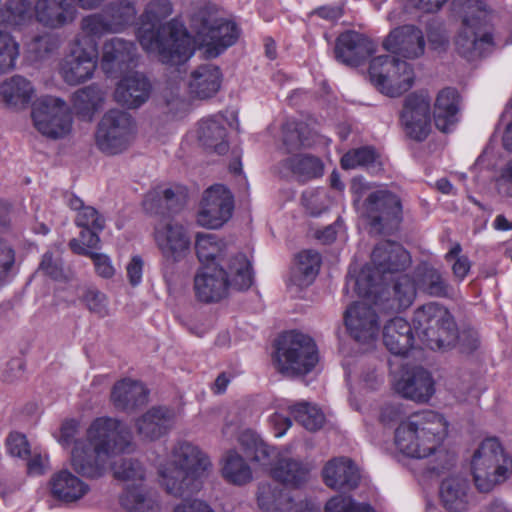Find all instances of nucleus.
I'll list each match as a JSON object with an SVG mask.
<instances>
[{
    "instance_id": "37",
    "label": "nucleus",
    "mask_w": 512,
    "mask_h": 512,
    "mask_svg": "<svg viewBox=\"0 0 512 512\" xmlns=\"http://www.w3.org/2000/svg\"><path fill=\"white\" fill-rule=\"evenodd\" d=\"M321 265V256L314 250L300 252L291 268L289 284L298 288L311 285L316 279Z\"/></svg>"
},
{
    "instance_id": "31",
    "label": "nucleus",
    "mask_w": 512,
    "mask_h": 512,
    "mask_svg": "<svg viewBox=\"0 0 512 512\" xmlns=\"http://www.w3.org/2000/svg\"><path fill=\"white\" fill-rule=\"evenodd\" d=\"M35 17L42 25L57 29L72 23L76 10L68 0H37Z\"/></svg>"
},
{
    "instance_id": "32",
    "label": "nucleus",
    "mask_w": 512,
    "mask_h": 512,
    "mask_svg": "<svg viewBox=\"0 0 512 512\" xmlns=\"http://www.w3.org/2000/svg\"><path fill=\"white\" fill-rule=\"evenodd\" d=\"M148 390L136 380L122 379L116 382L111 391L113 406L120 411L132 412L146 404Z\"/></svg>"
},
{
    "instance_id": "29",
    "label": "nucleus",
    "mask_w": 512,
    "mask_h": 512,
    "mask_svg": "<svg viewBox=\"0 0 512 512\" xmlns=\"http://www.w3.org/2000/svg\"><path fill=\"white\" fill-rule=\"evenodd\" d=\"M151 92L149 80L140 73H134L124 77L117 85L114 97L115 100L129 108H138L144 104Z\"/></svg>"
},
{
    "instance_id": "40",
    "label": "nucleus",
    "mask_w": 512,
    "mask_h": 512,
    "mask_svg": "<svg viewBox=\"0 0 512 512\" xmlns=\"http://www.w3.org/2000/svg\"><path fill=\"white\" fill-rule=\"evenodd\" d=\"M417 287L432 297H449L453 288L443 274L428 265L419 266L415 271Z\"/></svg>"
},
{
    "instance_id": "14",
    "label": "nucleus",
    "mask_w": 512,
    "mask_h": 512,
    "mask_svg": "<svg viewBox=\"0 0 512 512\" xmlns=\"http://www.w3.org/2000/svg\"><path fill=\"white\" fill-rule=\"evenodd\" d=\"M134 122L125 111L112 109L98 124L96 145L104 153L115 155L124 151L132 141Z\"/></svg>"
},
{
    "instance_id": "61",
    "label": "nucleus",
    "mask_w": 512,
    "mask_h": 512,
    "mask_svg": "<svg viewBox=\"0 0 512 512\" xmlns=\"http://www.w3.org/2000/svg\"><path fill=\"white\" fill-rule=\"evenodd\" d=\"M16 253L9 241L0 236V285L4 284L15 264Z\"/></svg>"
},
{
    "instance_id": "18",
    "label": "nucleus",
    "mask_w": 512,
    "mask_h": 512,
    "mask_svg": "<svg viewBox=\"0 0 512 512\" xmlns=\"http://www.w3.org/2000/svg\"><path fill=\"white\" fill-rule=\"evenodd\" d=\"M401 122L411 139L424 141L430 132V98L423 93H413L404 102Z\"/></svg>"
},
{
    "instance_id": "45",
    "label": "nucleus",
    "mask_w": 512,
    "mask_h": 512,
    "mask_svg": "<svg viewBox=\"0 0 512 512\" xmlns=\"http://www.w3.org/2000/svg\"><path fill=\"white\" fill-rule=\"evenodd\" d=\"M112 470L116 479L127 483L126 490L137 488L145 481L146 470L137 459L120 458L113 463Z\"/></svg>"
},
{
    "instance_id": "7",
    "label": "nucleus",
    "mask_w": 512,
    "mask_h": 512,
    "mask_svg": "<svg viewBox=\"0 0 512 512\" xmlns=\"http://www.w3.org/2000/svg\"><path fill=\"white\" fill-rule=\"evenodd\" d=\"M413 325L423 344L432 350L450 348L457 340L468 352L476 350L479 345L475 334L464 332L459 335L450 312L437 303L418 308L414 312Z\"/></svg>"
},
{
    "instance_id": "49",
    "label": "nucleus",
    "mask_w": 512,
    "mask_h": 512,
    "mask_svg": "<svg viewBox=\"0 0 512 512\" xmlns=\"http://www.w3.org/2000/svg\"><path fill=\"white\" fill-rule=\"evenodd\" d=\"M103 100L102 90L96 85H89L73 94V107L77 114L91 118L101 107Z\"/></svg>"
},
{
    "instance_id": "12",
    "label": "nucleus",
    "mask_w": 512,
    "mask_h": 512,
    "mask_svg": "<svg viewBox=\"0 0 512 512\" xmlns=\"http://www.w3.org/2000/svg\"><path fill=\"white\" fill-rule=\"evenodd\" d=\"M154 239L162 256L163 277L170 281L175 274L176 264L190 254V236L182 224L167 221L155 227Z\"/></svg>"
},
{
    "instance_id": "24",
    "label": "nucleus",
    "mask_w": 512,
    "mask_h": 512,
    "mask_svg": "<svg viewBox=\"0 0 512 512\" xmlns=\"http://www.w3.org/2000/svg\"><path fill=\"white\" fill-rule=\"evenodd\" d=\"M395 390L403 398L426 403L435 392L431 374L422 367L407 370L395 383Z\"/></svg>"
},
{
    "instance_id": "6",
    "label": "nucleus",
    "mask_w": 512,
    "mask_h": 512,
    "mask_svg": "<svg viewBox=\"0 0 512 512\" xmlns=\"http://www.w3.org/2000/svg\"><path fill=\"white\" fill-rule=\"evenodd\" d=\"M410 264V255L401 244L381 241L371 253V266L364 267L354 279L357 294L372 298L378 305L382 301L388 276L405 271Z\"/></svg>"
},
{
    "instance_id": "38",
    "label": "nucleus",
    "mask_w": 512,
    "mask_h": 512,
    "mask_svg": "<svg viewBox=\"0 0 512 512\" xmlns=\"http://www.w3.org/2000/svg\"><path fill=\"white\" fill-rule=\"evenodd\" d=\"M459 94L454 88H445L438 93L434 106V121L442 132H449L457 122Z\"/></svg>"
},
{
    "instance_id": "60",
    "label": "nucleus",
    "mask_w": 512,
    "mask_h": 512,
    "mask_svg": "<svg viewBox=\"0 0 512 512\" xmlns=\"http://www.w3.org/2000/svg\"><path fill=\"white\" fill-rule=\"evenodd\" d=\"M375 161V151L369 147H361L348 151L341 158L343 169H354L358 166H368Z\"/></svg>"
},
{
    "instance_id": "47",
    "label": "nucleus",
    "mask_w": 512,
    "mask_h": 512,
    "mask_svg": "<svg viewBox=\"0 0 512 512\" xmlns=\"http://www.w3.org/2000/svg\"><path fill=\"white\" fill-rule=\"evenodd\" d=\"M103 13L112 28V32L118 33L132 25L136 19L137 11L129 1H117L110 3Z\"/></svg>"
},
{
    "instance_id": "46",
    "label": "nucleus",
    "mask_w": 512,
    "mask_h": 512,
    "mask_svg": "<svg viewBox=\"0 0 512 512\" xmlns=\"http://www.w3.org/2000/svg\"><path fill=\"white\" fill-rule=\"evenodd\" d=\"M63 246L55 243L42 256L38 270L44 275L56 281H67L70 279V271L64 266L62 260Z\"/></svg>"
},
{
    "instance_id": "41",
    "label": "nucleus",
    "mask_w": 512,
    "mask_h": 512,
    "mask_svg": "<svg viewBox=\"0 0 512 512\" xmlns=\"http://www.w3.org/2000/svg\"><path fill=\"white\" fill-rule=\"evenodd\" d=\"M121 505L129 512H159L156 493L144 483L128 489L120 498Z\"/></svg>"
},
{
    "instance_id": "8",
    "label": "nucleus",
    "mask_w": 512,
    "mask_h": 512,
    "mask_svg": "<svg viewBox=\"0 0 512 512\" xmlns=\"http://www.w3.org/2000/svg\"><path fill=\"white\" fill-rule=\"evenodd\" d=\"M454 10L462 18L456 38L458 53L469 61L481 58L494 46L491 11L481 0H454Z\"/></svg>"
},
{
    "instance_id": "34",
    "label": "nucleus",
    "mask_w": 512,
    "mask_h": 512,
    "mask_svg": "<svg viewBox=\"0 0 512 512\" xmlns=\"http://www.w3.org/2000/svg\"><path fill=\"white\" fill-rule=\"evenodd\" d=\"M221 80L222 74L219 67L212 63H204L191 72L188 87L191 94L200 99H206L218 92Z\"/></svg>"
},
{
    "instance_id": "42",
    "label": "nucleus",
    "mask_w": 512,
    "mask_h": 512,
    "mask_svg": "<svg viewBox=\"0 0 512 512\" xmlns=\"http://www.w3.org/2000/svg\"><path fill=\"white\" fill-rule=\"evenodd\" d=\"M34 89L26 78L15 75L4 81L0 86L3 101L11 107H24L32 98Z\"/></svg>"
},
{
    "instance_id": "25",
    "label": "nucleus",
    "mask_w": 512,
    "mask_h": 512,
    "mask_svg": "<svg viewBox=\"0 0 512 512\" xmlns=\"http://www.w3.org/2000/svg\"><path fill=\"white\" fill-rule=\"evenodd\" d=\"M439 498L449 512L467 511L472 500L469 480L459 474L445 477L439 487Z\"/></svg>"
},
{
    "instance_id": "4",
    "label": "nucleus",
    "mask_w": 512,
    "mask_h": 512,
    "mask_svg": "<svg viewBox=\"0 0 512 512\" xmlns=\"http://www.w3.org/2000/svg\"><path fill=\"white\" fill-rule=\"evenodd\" d=\"M211 470L208 455L198 446L182 441L172 448L169 459L159 468V476L169 495L184 498L201 490Z\"/></svg>"
},
{
    "instance_id": "48",
    "label": "nucleus",
    "mask_w": 512,
    "mask_h": 512,
    "mask_svg": "<svg viewBox=\"0 0 512 512\" xmlns=\"http://www.w3.org/2000/svg\"><path fill=\"white\" fill-rule=\"evenodd\" d=\"M223 477L235 485H244L252 480V471L238 453L229 451L223 459Z\"/></svg>"
},
{
    "instance_id": "20",
    "label": "nucleus",
    "mask_w": 512,
    "mask_h": 512,
    "mask_svg": "<svg viewBox=\"0 0 512 512\" xmlns=\"http://www.w3.org/2000/svg\"><path fill=\"white\" fill-rule=\"evenodd\" d=\"M425 37L414 25H403L393 29L383 42L384 48L406 59L421 57L425 51Z\"/></svg>"
},
{
    "instance_id": "22",
    "label": "nucleus",
    "mask_w": 512,
    "mask_h": 512,
    "mask_svg": "<svg viewBox=\"0 0 512 512\" xmlns=\"http://www.w3.org/2000/svg\"><path fill=\"white\" fill-rule=\"evenodd\" d=\"M344 320L350 336L357 342L368 343L378 334L377 314L364 302H357L350 306L345 312Z\"/></svg>"
},
{
    "instance_id": "58",
    "label": "nucleus",
    "mask_w": 512,
    "mask_h": 512,
    "mask_svg": "<svg viewBox=\"0 0 512 512\" xmlns=\"http://www.w3.org/2000/svg\"><path fill=\"white\" fill-rule=\"evenodd\" d=\"M86 308L99 318L109 315L108 298L105 293L95 287L86 288L80 297Z\"/></svg>"
},
{
    "instance_id": "2",
    "label": "nucleus",
    "mask_w": 512,
    "mask_h": 512,
    "mask_svg": "<svg viewBox=\"0 0 512 512\" xmlns=\"http://www.w3.org/2000/svg\"><path fill=\"white\" fill-rule=\"evenodd\" d=\"M169 0H151L141 16L137 37L142 48L156 53L159 61L180 66L193 54L192 40L184 24L177 18L162 24L172 14Z\"/></svg>"
},
{
    "instance_id": "64",
    "label": "nucleus",
    "mask_w": 512,
    "mask_h": 512,
    "mask_svg": "<svg viewBox=\"0 0 512 512\" xmlns=\"http://www.w3.org/2000/svg\"><path fill=\"white\" fill-rule=\"evenodd\" d=\"M6 445L9 453L14 457L26 459L30 455L29 443L26 436L21 433H10Z\"/></svg>"
},
{
    "instance_id": "36",
    "label": "nucleus",
    "mask_w": 512,
    "mask_h": 512,
    "mask_svg": "<svg viewBox=\"0 0 512 512\" xmlns=\"http://www.w3.org/2000/svg\"><path fill=\"white\" fill-rule=\"evenodd\" d=\"M383 343L394 355H405L414 343L412 326L401 317L391 319L383 329Z\"/></svg>"
},
{
    "instance_id": "57",
    "label": "nucleus",
    "mask_w": 512,
    "mask_h": 512,
    "mask_svg": "<svg viewBox=\"0 0 512 512\" xmlns=\"http://www.w3.org/2000/svg\"><path fill=\"white\" fill-rule=\"evenodd\" d=\"M18 56V43L9 33L0 30V74L13 69Z\"/></svg>"
},
{
    "instance_id": "59",
    "label": "nucleus",
    "mask_w": 512,
    "mask_h": 512,
    "mask_svg": "<svg viewBox=\"0 0 512 512\" xmlns=\"http://www.w3.org/2000/svg\"><path fill=\"white\" fill-rule=\"evenodd\" d=\"M307 126L303 122L287 120L282 126L283 143L289 150L296 149L299 146L309 145L304 131Z\"/></svg>"
},
{
    "instance_id": "50",
    "label": "nucleus",
    "mask_w": 512,
    "mask_h": 512,
    "mask_svg": "<svg viewBox=\"0 0 512 512\" xmlns=\"http://www.w3.org/2000/svg\"><path fill=\"white\" fill-rule=\"evenodd\" d=\"M241 444L245 447L248 457L263 466L273 465L275 449L265 443L258 435L252 432H245L240 437Z\"/></svg>"
},
{
    "instance_id": "23",
    "label": "nucleus",
    "mask_w": 512,
    "mask_h": 512,
    "mask_svg": "<svg viewBox=\"0 0 512 512\" xmlns=\"http://www.w3.org/2000/svg\"><path fill=\"white\" fill-rule=\"evenodd\" d=\"M323 481L331 489L349 492L358 487L360 472L356 464L347 457H335L322 469Z\"/></svg>"
},
{
    "instance_id": "10",
    "label": "nucleus",
    "mask_w": 512,
    "mask_h": 512,
    "mask_svg": "<svg viewBox=\"0 0 512 512\" xmlns=\"http://www.w3.org/2000/svg\"><path fill=\"white\" fill-rule=\"evenodd\" d=\"M191 28L207 58H215L232 46L239 37L235 23L218 18L208 8H200L191 17Z\"/></svg>"
},
{
    "instance_id": "33",
    "label": "nucleus",
    "mask_w": 512,
    "mask_h": 512,
    "mask_svg": "<svg viewBox=\"0 0 512 512\" xmlns=\"http://www.w3.org/2000/svg\"><path fill=\"white\" fill-rule=\"evenodd\" d=\"M89 490L88 484L67 469L54 473L50 479L52 496L64 503L77 502Z\"/></svg>"
},
{
    "instance_id": "21",
    "label": "nucleus",
    "mask_w": 512,
    "mask_h": 512,
    "mask_svg": "<svg viewBox=\"0 0 512 512\" xmlns=\"http://www.w3.org/2000/svg\"><path fill=\"white\" fill-rule=\"evenodd\" d=\"M374 52L375 44L356 31H346L336 39L335 58L346 66L357 67Z\"/></svg>"
},
{
    "instance_id": "19",
    "label": "nucleus",
    "mask_w": 512,
    "mask_h": 512,
    "mask_svg": "<svg viewBox=\"0 0 512 512\" xmlns=\"http://www.w3.org/2000/svg\"><path fill=\"white\" fill-rule=\"evenodd\" d=\"M67 205L77 212L75 223L82 228L79 237L80 244L88 248H100L99 233L105 228V218L92 206H86L82 199L74 194L66 195Z\"/></svg>"
},
{
    "instance_id": "28",
    "label": "nucleus",
    "mask_w": 512,
    "mask_h": 512,
    "mask_svg": "<svg viewBox=\"0 0 512 512\" xmlns=\"http://www.w3.org/2000/svg\"><path fill=\"white\" fill-rule=\"evenodd\" d=\"M227 120L216 115L202 119L198 123L197 139L208 150L223 155L229 150L227 141Z\"/></svg>"
},
{
    "instance_id": "27",
    "label": "nucleus",
    "mask_w": 512,
    "mask_h": 512,
    "mask_svg": "<svg viewBox=\"0 0 512 512\" xmlns=\"http://www.w3.org/2000/svg\"><path fill=\"white\" fill-rule=\"evenodd\" d=\"M310 472L309 463L284 453L277 454L276 461L271 467L272 478L292 488H299L307 483Z\"/></svg>"
},
{
    "instance_id": "11",
    "label": "nucleus",
    "mask_w": 512,
    "mask_h": 512,
    "mask_svg": "<svg viewBox=\"0 0 512 512\" xmlns=\"http://www.w3.org/2000/svg\"><path fill=\"white\" fill-rule=\"evenodd\" d=\"M278 370L285 375H304L318 362V352L312 338L289 331L280 336L276 346Z\"/></svg>"
},
{
    "instance_id": "62",
    "label": "nucleus",
    "mask_w": 512,
    "mask_h": 512,
    "mask_svg": "<svg viewBox=\"0 0 512 512\" xmlns=\"http://www.w3.org/2000/svg\"><path fill=\"white\" fill-rule=\"evenodd\" d=\"M427 39L429 47L437 52L446 50L449 44V38L442 23L430 22L427 26Z\"/></svg>"
},
{
    "instance_id": "15",
    "label": "nucleus",
    "mask_w": 512,
    "mask_h": 512,
    "mask_svg": "<svg viewBox=\"0 0 512 512\" xmlns=\"http://www.w3.org/2000/svg\"><path fill=\"white\" fill-rule=\"evenodd\" d=\"M32 118L37 130L50 138L65 136L71 128L72 118L65 101L53 96H42L33 104Z\"/></svg>"
},
{
    "instance_id": "16",
    "label": "nucleus",
    "mask_w": 512,
    "mask_h": 512,
    "mask_svg": "<svg viewBox=\"0 0 512 512\" xmlns=\"http://www.w3.org/2000/svg\"><path fill=\"white\" fill-rule=\"evenodd\" d=\"M97 61V43L87 38H75L70 53L61 63L60 74L67 84H80L92 78Z\"/></svg>"
},
{
    "instance_id": "1",
    "label": "nucleus",
    "mask_w": 512,
    "mask_h": 512,
    "mask_svg": "<svg viewBox=\"0 0 512 512\" xmlns=\"http://www.w3.org/2000/svg\"><path fill=\"white\" fill-rule=\"evenodd\" d=\"M78 428L77 421L66 420L61 425L58 441L62 446L74 444L70 454L71 466L83 477L96 479L103 476L110 457L132 446L130 431L116 419L97 418L84 438L75 439Z\"/></svg>"
},
{
    "instance_id": "9",
    "label": "nucleus",
    "mask_w": 512,
    "mask_h": 512,
    "mask_svg": "<svg viewBox=\"0 0 512 512\" xmlns=\"http://www.w3.org/2000/svg\"><path fill=\"white\" fill-rule=\"evenodd\" d=\"M475 486L480 492H490L505 482L512 471V458L496 438L481 442L472 458Z\"/></svg>"
},
{
    "instance_id": "39",
    "label": "nucleus",
    "mask_w": 512,
    "mask_h": 512,
    "mask_svg": "<svg viewBox=\"0 0 512 512\" xmlns=\"http://www.w3.org/2000/svg\"><path fill=\"white\" fill-rule=\"evenodd\" d=\"M281 172L291 171L299 182H308L323 175L324 164L319 157L311 154H298L280 162Z\"/></svg>"
},
{
    "instance_id": "43",
    "label": "nucleus",
    "mask_w": 512,
    "mask_h": 512,
    "mask_svg": "<svg viewBox=\"0 0 512 512\" xmlns=\"http://www.w3.org/2000/svg\"><path fill=\"white\" fill-rule=\"evenodd\" d=\"M394 69H391L385 82L383 94L397 97L408 91L414 82V72L410 64L395 58Z\"/></svg>"
},
{
    "instance_id": "55",
    "label": "nucleus",
    "mask_w": 512,
    "mask_h": 512,
    "mask_svg": "<svg viewBox=\"0 0 512 512\" xmlns=\"http://www.w3.org/2000/svg\"><path fill=\"white\" fill-rule=\"evenodd\" d=\"M395 56L382 55L375 57L370 62L369 76L372 84L383 93L385 82L391 69H394L393 63Z\"/></svg>"
},
{
    "instance_id": "54",
    "label": "nucleus",
    "mask_w": 512,
    "mask_h": 512,
    "mask_svg": "<svg viewBox=\"0 0 512 512\" xmlns=\"http://www.w3.org/2000/svg\"><path fill=\"white\" fill-rule=\"evenodd\" d=\"M417 282L413 281L408 275H402L397 278L392 287L394 298L392 303L386 305L390 309H404L409 307L416 296Z\"/></svg>"
},
{
    "instance_id": "17",
    "label": "nucleus",
    "mask_w": 512,
    "mask_h": 512,
    "mask_svg": "<svg viewBox=\"0 0 512 512\" xmlns=\"http://www.w3.org/2000/svg\"><path fill=\"white\" fill-rule=\"evenodd\" d=\"M234 199L231 192L223 185H214L204 194L197 213L200 226L217 229L223 226L232 216Z\"/></svg>"
},
{
    "instance_id": "5",
    "label": "nucleus",
    "mask_w": 512,
    "mask_h": 512,
    "mask_svg": "<svg viewBox=\"0 0 512 512\" xmlns=\"http://www.w3.org/2000/svg\"><path fill=\"white\" fill-rule=\"evenodd\" d=\"M253 283L252 266L243 253L229 257L228 262L203 267L194 277L196 298L215 303L227 297L231 289L244 291Z\"/></svg>"
},
{
    "instance_id": "44",
    "label": "nucleus",
    "mask_w": 512,
    "mask_h": 512,
    "mask_svg": "<svg viewBox=\"0 0 512 512\" xmlns=\"http://www.w3.org/2000/svg\"><path fill=\"white\" fill-rule=\"evenodd\" d=\"M195 250L200 262L217 260V264L228 262L225 243L212 233H197Z\"/></svg>"
},
{
    "instance_id": "26",
    "label": "nucleus",
    "mask_w": 512,
    "mask_h": 512,
    "mask_svg": "<svg viewBox=\"0 0 512 512\" xmlns=\"http://www.w3.org/2000/svg\"><path fill=\"white\" fill-rule=\"evenodd\" d=\"M136 56V46L131 41L114 37L103 45L101 66L105 73H123L130 67Z\"/></svg>"
},
{
    "instance_id": "52",
    "label": "nucleus",
    "mask_w": 512,
    "mask_h": 512,
    "mask_svg": "<svg viewBox=\"0 0 512 512\" xmlns=\"http://www.w3.org/2000/svg\"><path fill=\"white\" fill-rule=\"evenodd\" d=\"M290 415L310 431L320 429L324 423L323 413L308 402H299L289 407Z\"/></svg>"
},
{
    "instance_id": "13",
    "label": "nucleus",
    "mask_w": 512,
    "mask_h": 512,
    "mask_svg": "<svg viewBox=\"0 0 512 512\" xmlns=\"http://www.w3.org/2000/svg\"><path fill=\"white\" fill-rule=\"evenodd\" d=\"M364 206L370 234H390L397 229L402 220L400 198L387 190L370 193Z\"/></svg>"
},
{
    "instance_id": "53",
    "label": "nucleus",
    "mask_w": 512,
    "mask_h": 512,
    "mask_svg": "<svg viewBox=\"0 0 512 512\" xmlns=\"http://www.w3.org/2000/svg\"><path fill=\"white\" fill-rule=\"evenodd\" d=\"M68 245L75 254L90 257L99 276L111 278L114 275L115 269L111 264L110 258L105 254L94 251L99 248H88L87 246L81 245L78 239H71Z\"/></svg>"
},
{
    "instance_id": "3",
    "label": "nucleus",
    "mask_w": 512,
    "mask_h": 512,
    "mask_svg": "<svg viewBox=\"0 0 512 512\" xmlns=\"http://www.w3.org/2000/svg\"><path fill=\"white\" fill-rule=\"evenodd\" d=\"M446 435L447 423L443 416L427 410L415 413L399 424L395 430V444L403 454L419 459L437 452L443 463L427 467V473L439 475L455 463L454 455L437 451Z\"/></svg>"
},
{
    "instance_id": "63",
    "label": "nucleus",
    "mask_w": 512,
    "mask_h": 512,
    "mask_svg": "<svg viewBox=\"0 0 512 512\" xmlns=\"http://www.w3.org/2000/svg\"><path fill=\"white\" fill-rule=\"evenodd\" d=\"M59 47L58 38L52 34H43L33 39L30 50L40 59L47 57Z\"/></svg>"
},
{
    "instance_id": "35",
    "label": "nucleus",
    "mask_w": 512,
    "mask_h": 512,
    "mask_svg": "<svg viewBox=\"0 0 512 512\" xmlns=\"http://www.w3.org/2000/svg\"><path fill=\"white\" fill-rule=\"evenodd\" d=\"M257 503L263 512H300L302 505L294 502L289 493L271 483H260Z\"/></svg>"
},
{
    "instance_id": "51",
    "label": "nucleus",
    "mask_w": 512,
    "mask_h": 512,
    "mask_svg": "<svg viewBox=\"0 0 512 512\" xmlns=\"http://www.w3.org/2000/svg\"><path fill=\"white\" fill-rule=\"evenodd\" d=\"M31 18V4L27 0H9L0 8L1 24L20 26Z\"/></svg>"
},
{
    "instance_id": "56",
    "label": "nucleus",
    "mask_w": 512,
    "mask_h": 512,
    "mask_svg": "<svg viewBox=\"0 0 512 512\" xmlns=\"http://www.w3.org/2000/svg\"><path fill=\"white\" fill-rule=\"evenodd\" d=\"M80 27L84 36H78L80 39H90L94 41L93 37H101L107 33H113L110 24L108 23L103 11L84 17L81 20Z\"/></svg>"
},
{
    "instance_id": "30",
    "label": "nucleus",
    "mask_w": 512,
    "mask_h": 512,
    "mask_svg": "<svg viewBox=\"0 0 512 512\" xmlns=\"http://www.w3.org/2000/svg\"><path fill=\"white\" fill-rule=\"evenodd\" d=\"M175 423L172 409L159 406L152 407L136 422L138 434L146 440H156L167 434Z\"/></svg>"
}]
</instances>
